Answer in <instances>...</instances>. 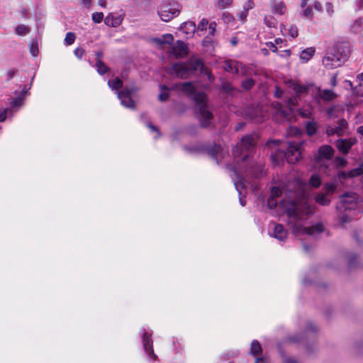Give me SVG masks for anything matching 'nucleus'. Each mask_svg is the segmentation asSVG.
<instances>
[{
	"instance_id": "79ce46f5",
	"label": "nucleus",
	"mask_w": 363,
	"mask_h": 363,
	"mask_svg": "<svg viewBox=\"0 0 363 363\" xmlns=\"http://www.w3.org/2000/svg\"><path fill=\"white\" fill-rule=\"evenodd\" d=\"M23 99H24L23 96H18L13 99L11 102V108L15 109L16 108L21 107L23 104Z\"/></svg>"
},
{
	"instance_id": "13d9d810",
	"label": "nucleus",
	"mask_w": 363,
	"mask_h": 363,
	"mask_svg": "<svg viewBox=\"0 0 363 363\" xmlns=\"http://www.w3.org/2000/svg\"><path fill=\"white\" fill-rule=\"evenodd\" d=\"M8 109H0V122H3L6 119Z\"/></svg>"
},
{
	"instance_id": "393cba45",
	"label": "nucleus",
	"mask_w": 363,
	"mask_h": 363,
	"mask_svg": "<svg viewBox=\"0 0 363 363\" xmlns=\"http://www.w3.org/2000/svg\"><path fill=\"white\" fill-rule=\"evenodd\" d=\"M152 41L155 43L157 45L162 47L166 44H172V42L174 41V36L170 33H166L160 38H153Z\"/></svg>"
},
{
	"instance_id": "b1692460",
	"label": "nucleus",
	"mask_w": 363,
	"mask_h": 363,
	"mask_svg": "<svg viewBox=\"0 0 363 363\" xmlns=\"http://www.w3.org/2000/svg\"><path fill=\"white\" fill-rule=\"evenodd\" d=\"M174 89L189 95L194 94V96L196 94L195 93V87L191 82H184L176 84L174 86Z\"/></svg>"
},
{
	"instance_id": "f03ea898",
	"label": "nucleus",
	"mask_w": 363,
	"mask_h": 363,
	"mask_svg": "<svg viewBox=\"0 0 363 363\" xmlns=\"http://www.w3.org/2000/svg\"><path fill=\"white\" fill-rule=\"evenodd\" d=\"M183 149L189 154L207 155L218 164L228 156V149L220 143L213 142L197 141L194 144L184 145Z\"/></svg>"
},
{
	"instance_id": "473e14b6",
	"label": "nucleus",
	"mask_w": 363,
	"mask_h": 363,
	"mask_svg": "<svg viewBox=\"0 0 363 363\" xmlns=\"http://www.w3.org/2000/svg\"><path fill=\"white\" fill-rule=\"evenodd\" d=\"M333 164H335L334 172L331 174V176L335 175L337 173V169L339 167H343L346 165L347 162L345 159L341 157H336L335 160H333Z\"/></svg>"
},
{
	"instance_id": "dca6fc26",
	"label": "nucleus",
	"mask_w": 363,
	"mask_h": 363,
	"mask_svg": "<svg viewBox=\"0 0 363 363\" xmlns=\"http://www.w3.org/2000/svg\"><path fill=\"white\" fill-rule=\"evenodd\" d=\"M124 15H116L113 13H109L104 18V23L106 26L112 28L118 27L123 21Z\"/></svg>"
},
{
	"instance_id": "f3484780",
	"label": "nucleus",
	"mask_w": 363,
	"mask_h": 363,
	"mask_svg": "<svg viewBox=\"0 0 363 363\" xmlns=\"http://www.w3.org/2000/svg\"><path fill=\"white\" fill-rule=\"evenodd\" d=\"M172 53L177 57H185L188 55L187 45L182 40H177L172 47Z\"/></svg>"
},
{
	"instance_id": "e2e57ef3",
	"label": "nucleus",
	"mask_w": 363,
	"mask_h": 363,
	"mask_svg": "<svg viewBox=\"0 0 363 363\" xmlns=\"http://www.w3.org/2000/svg\"><path fill=\"white\" fill-rule=\"evenodd\" d=\"M302 283L304 286H310L313 284V281L311 279L308 277V275H305L304 278L302 279Z\"/></svg>"
},
{
	"instance_id": "9d476101",
	"label": "nucleus",
	"mask_w": 363,
	"mask_h": 363,
	"mask_svg": "<svg viewBox=\"0 0 363 363\" xmlns=\"http://www.w3.org/2000/svg\"><path fill=\"white\" fill-rule=\"evenodd\" d=\"M223 69L226 72L235 74L240 73L242 75H245L247 73L246 68L242 63L231 60H225L224 62Z\"/></svg>"
},
{
	"instance_id": "4be33fe9",
	"label": "nucleus",
	"mask_w": 363,
	"mask_h": 363,
	"mask_svg": "<svg viewBox=\"0 0 363 363\" xmlns=\"http://www.w3.org/2000/svg\"><path fill=\"white\" fill-rule=\"evenodd\" d=\"M196 24L193 21H186L183 23L180 27L179 30L184 33L186 38H189L194 35L196 31Z\"/></svg>"
},
{
	"instance_id": "bf43d9fd",
	"label": "nucleus",
	"mask_w": 363,
	"mask_h": 363,
	"mask_svg": "<svg viewBox=\"0 0 363 363\" xmlns=\"http://www.w3.org/2000/svg\"><path fill=\"white\" fill-rule=\"evenodd\" d=\"M339 220L342 224H344L349 221L350 217L346 214H341L339 216Z\"/></svg>"
},
{
	"instance_id": "bb28decb",
	"label": "nucleus",
	"mask_w": 363,
	"mask_h": 363,
	"mask_svg": "<svg viewBox=\"0 0 363 363\" xmlns=\"http://www.w3.org/2000/svg\"><path fill=\"white\" fill-rule=\"evenodd\" d=\"M318 96L320 99H322L324 101H333L337 97V94L333 91L332 90L329 89H323L321 90L320 88H318Z\"/></svg>"
},
{
	"instance_id": "6e6552de",
	"label": "nucleus",
	"mask_w": 363,
	"mask_h": 363,
	"mask_svg": "<svg viewBox=\"0 0 363 363\" xmlns=\"http://www.w3.org/2000/svg\"><path fill=\"white\" fill-rule=\"evenodd\" d=\"M357 196L355 194L345 193L340 198V201L336 206L339 211L354 209L356 207Z\"/></svg>"
},
{
	"instance_id": "a19ab883",
	"label": "nucleus",
	"mask_w": 363,
	"mask_h": 363,
	"mask_svg": "<svg viewBox=\"0 0 363 363\" xmlns=\"http://www.w3.org/2000/svg\"><path fill=\"white\" fill-rule=\"evenodd\" d=\"M76 39V35L72 32H68L65 38V44L67 45H70L74 43V40Z\"/></svg>"
},
{
	"instance_id": "69168bd1",
	"label": "nucleus",
	"mask_w": 363,
	"mask_h": 363,
	"mask_svg": "<svg viewBox=\"0 0 363 363\" xmlns=\"http://www.w3.org/2000/svg\"><path fill=\"white\" fill-rule=\"evenodd\" d=\"M266 45L267 46V48L271 50L273 52H277V46L275 45L274 43H273L272 42H268L266 43Z\"/></svg>"
},
{
	"instance_id": "5701e85b",
	"label": "nucleus",
	"mask_w": 363,
	"mask_h": 363,
	"mask_svg": "<svg viewBox=\"0 0 363 363\" xmlns=\"http://www.w3.org/2000/svg\"><path fill=\"white\" fill-rule=\"evenodd\" d=\"M324 230V226L320 223H315L311 227L303 228V232L304 233L312 236H316L323 233Z\"/></svg>"
},
{
	"instance_id": "2eb2a0df",
	"label": "nucleus",
	"mask_w": 363,
	"mask_h": 363,
	"mask_svg": "<svg viewBox=\"0 0 363 363\" xmlns=\"http://www.w3.org/2000/svg\"><path fill=\"white\" fill-rule=\"evenodd\" d=\"M284 83L288 87L292 89L297 96L306 93L311 86L310 84H301L292 79L285 80Z\"/></svg>"
},
{
	"instance_id": "a18cd8bd",
	"label": "nucleus",
	"mask_w": 363,
	"mask_h": 363,
	"mask_svg": "<svg viewBox=\"0 0 363 363\" xmlns=\"http://www.w3.org/2000/svg\"><path fill=\"white\" fill-rule=\"evenodd\" d=\"M284 28L285 30H288L289 31V34L290 35V36L291 38H296L298 36V28H297L296 26H291L289 28H286L284 26Z\"/></svg>"
},
{
	"instance_id": "e433bc0d",
	"label": "nucleus",
	"mask_w": 363,
	"mask_h": 363,
	"mask_svg": "<svg viewBox=\"0 0 363 363\" xmlns=\"http://www.w3.org/2000/svg\"><path fill=\"white\" fill-rule=\"evenodd\" d=\"M363 174V163L359 164L356 168H354L349 171L348 177L350 178L359 177Z\"/></svg>"
},
{
	"instance_id": "f704fd0d",
	"label": "nucleus",
	"mask_w": 363,
	"mask_h": 363,
	"mask_svg": "<svg viewBox=\"0 0 363 363\" xmlns=\"http://www.w3.org/2000/svg\"><path fill=\"white\" fill-rule=\"evenodd\" d=\"M323 189L325 191V194L330 196L335 193L337 189V183L336 182H327L324 184Z\"/></svg>"
},
{
	"instance_id": "de8ad7c7",
	"label": "nucleus",
	"mask_w": 363,
	"mask_h": 363,
	"mask_svg": "<svg viewBox=\"0 0 363 363\" xmlns=\"http://www.w3.org/2000/svg\"><path fill=\"white\" fill-rule=\"evenodd\" d=\"M264 23L268 27L272 28L275 26L276 20L271 16H266L264 17Z\"/></svg>"
},
{
	"instance_id": "72a5a7b5",
	"label": "nucleus",
	"mask_w": 363,
	"mask_h": 363,
	"mask_svg": "<svg viewBox=\"0 0 363 363\" xmlns=\"http://www.w3.org/2000/svg\"><path fill=\"white\" fill-rule=\"evenodd\" d=\"M30 31V28L24 24L18 25L15 28L16 34L20 36L26 35Z\"/></svg>"
},
{
	"instance_id": "3c124183",
	"label": "nucleus",
	"mask_w": 363,
	"mask_h": 363,
	"mask_svg": "<svg viewBox=\"0 0 363 363\" xmlns=\"http://www.w3.org/2000/svg\"><path fill=\"white\" fill-rule=\"evenodd\" d=\"M286 214L289 216V218H298V213L294 208H288L286 210Z\"/></svg>"
},
{
	"instance_id": "37998d69",
	"label": "nucleus",
	"mask_w": 363,
	"mask_h": 363,
	"mask_svg": "<svg viewBox=\"0 0 363 363\" xmlns=\"http://www.w3.org/2000/svg\"><path fill=\"white\" fill-rule=\"evenodd\" d=\"M104 13L102 12H94L91 15V19L95 23H100L104 19Z\"/></svg>"
},
{
	"instance_id": "cd10ccee",
	"label": "nucleus",
	"mask_w": 363,
	"mask_h": 363,
	"mask_svg": "<svg viewBox=\"0 0 363 363\" xmlns=\"http://www.w3.org/2000/svg\"><path fill=\"white\" fill-rule=\"evenodd\" d=\"M348 262V268L352 269L357 265V255L355 252H349L345 255Z\"/></svg>"
},
{
	"instance_id": "338daca9",
	"label": "nucleus",
	"mask_w": 363,
	"mask_h": 363,
	"mask_svg": "<svg viewBox=\"0 0 363 363\" xmlns=\"http://www.w3.org/2000/svg\"><path fill=\"white\" fill-rule=\"evenodd\" d=\"M337 74H335L332 76V77L330 79V84H331L332 86L335 87L337 86Z\"/></svg>"
},
{
	"instance_id": "5fc2aeb1",
	"label": "nucleus",
	"mask_w": 363,
	"mask_h": 363,
	"mask_svg": "<svg viewBox=\"0 0 363 363\" xmlns=\"http://www.w3.org/2000/svg\"><path fill=\"white\" fill-rule=\"evenodd\" d=\"M208 26V21L206 19L203 18L199 22V23L198 25V28L201 30H206Z\"/></svg>"
},
{
	"instance_id": "412c9836",
	"label": "nucleus",
	"mask_w": 363,
	"mask_h": 363,
	"mask_svg": "<svg viewBox=\"0 0 363 363\" xmlns=\"http://www.w3.org/2000/svg\"><path fill=\"white\" fill-rule=\"evenodd\" d=\"M172 70L176 76L179 78H186L189 73L188 66L184 63L174 64L172 67Z\"/></svg>"
},
{
	"instance_id": "c9c22d12",
	"label": "nucleus",
	"mask_w": 363,
	"mask_h": 363,
	"mask_svg": "<svg viewBox=\"0 0 363 363\" xmlns=\"http://www.w3.org/2000/svg\"><path fill=\"white\" fill-rule=\"evenodd\" d=\"M261 352H262V347H261L259 342L257 340H254L251 342L250 353L252 355L255 356V355H257L259 353H261Z\"/></svg>"
},
{
	"instance_id": "49530a36",
	"label": "nucleus",
	"mask_w": 363,
	"mask_h": 363,
	"mask_svg": "<svg viewBox=\"0 0 363 363\" xmlns=\"http://www.w3.org/2000/svg\"><path fill=\"white\" fill-rule=\"evenodd\" d=\"M255 85V81L252 79H247L242 82L243 89L248 90Z\"/></svg>"
},
{
	"instance_id": "a211bd4d",
	"label": "nucleus",
	"mask_w": 363,
	"mask_h": 363,
	"mask_svg": "<svg viewBox=\"0 0 363 363\" xmlns=\"http://www.w3.org/2000/svg\"><path fill=\"white\" fill-rule=\"evenodd\" d=\"M188 67L189 69H191L192 70H200L202 74L208 75V79L210 81L213 79V77L211 75L208 69L204 67L203 62L200 60L196 59L190 61Z\"/></svg>"
},
{
	"instance_id": "39448f33",
	"label": "nucleus",
	"mask_w": 363,
	"mask_h": 363,
	"mask_svg": "<svg viewBox=\"0 0 363 363\" xmlns=\"http://www.w3.org/2000/svg\"><path fill=\"white\" fill-rule=\"evenodd\" d=\"M182 10V5L177 1H164L157 10L158 15L162 21L168 22L177 17Z\"/></svg>"
},
{
	"instance_id": "680f3d73",
	"label": "nucleus",
	"mask_w": 363,
	"mask_h": 363,
	"mask_svg": "<svg viewBox=\"0 0 363 363\" xmlns=\"http://www.w3.org/2000/svg\"><path fill=\"white\" fill-rule=\"evenodd\" d=\"M325 9L329 15H332L334 13L333 6L331 3L328 2L325 4Z\"/></svg>"
},
{
	"instance_id": "aec40b11",
	"label": "nucleus",
	"mask_w": 363,
	"mask_h": 363,
	"mask_svg": "<svg viewBox=\"0 0 363 363\" xmlns=\"http://www.w3.org/2000/svg\"><path fill=\"white\" fill-rule=\"evenodd\" d=\"M347 126V122L345 121H341L338 124L329 126L326 130V133L328 135H341L344 134L343 130Z\"/></svg>"
},
{
	"instance_id": "774afa93",
	"label": "nucleus",
	"mask_w": 363,
	"mask_h": 363,
	"mask_svg": "<svg viewBox=\"0 0 363 363\" xmlns=\"http://www.w3.org/2000/svg\"><path fill=\"white\" fill-rule=\"evenodd\" d=\"M169 94L167 91H163L159 95V99L162 101H165L168 99Z\"/></svg>"
},
{
	"instance_id": "09e8293b",
	"label": "nucleus",
	"mask_w": 363,
	"mask_h": 363,
	"mask_svg": "<svg viewBox=\"0 0 363 363\" xmlns=\"http://www.w3.org/2000/svg\"><path fill=\"white\" fill-rule=\"evenodd\" d=\"M282 194L281 189L278 186H272L271 188V195L274 197H279Z\"/></svg>"
},
{
	"instance_id": "6ab92c4d",
	"label": "nucleus",
	"mask_w": 363,
	"mask_h": 363,
	"mask_svg": "<svg viewBox=\"0 0 363 363\" xmlns=\"http://www.w3.org/2000/svg\"><path fill=\"white\" fill-rule=\"evenodd\" d=\"M269 235L279 241H284L287 237V231L281 224L275 223L273 232L269 233Z\"/></svg>"
},
{
	"instance_id": "6e6d98bb",
	"label": "nucleus",
	"mask_w": 363,
	"mask_h": 363,
	"mask_svg": "<svg viewBox=\"0 0 363 363\" xmlns=\"http://www.w3.org/2000/svg\"><path fill=\"white\" fill-rule=\"evenodd\" d=\"M74 52L77 58L82 59L84 54V50L81 48H77L74 50Z\"/></svg>"
},
{
	"instance_id": "20e7f679",
	"label": "nucleus",
	"mask_w": 363,
	"mask_h": 363,
	"mask_svg": "<svg viewBox=\"0 0 363 363\" xmlns=\"http://www.w3.org/2000/svg\"><path fill=\"white\" fill-rule=\"evenodd\" d=\"M317 331V326L313 323L308 322L306 324V330L302 333L289 337V340L295 343L303 344L308 354H312L315 350L313 338Z\"/></svg>"
},
{
	"instance_id": "f257e3e1",
	"label": "nucleus",
	"mask_w": 363,
	"mask_h": 363,
	"mask_svg": "<svg viewBox=\"0 0 363 363\" xmlns=\"http://www.w3.org/2000/svg\"><path fill=\"white\" fill-rule=\"evenodd\" d=\"M255 138H240V140L233 147V155L235 166L230 167L233 171L235 178H233L235 189L239 194V202L242 206L246 205V180L241 174L245 173L255 178H259L262 175V167L259 165H251L248 159L254 152L255 147Z\"/></svg>"
},
{
	"instance_id": "864d4df0",
	"label": "nucleus",
	"mask_w": 363,
	"mask_h": 363,
	"mask_svg": "<svg viewBox=\"0 0 363 363\" xmlns=\"http://www.w3.org/2000/svg\"><path fill=\"white\" fill-rule=\"evenodd\" d=\"M332 177H334L335 178H337L339 179H345L348 177V173H345V172H340L338 169H337V173L335 175H333Z\"/></svg>"
},
{
	"instance_id": "f8f14e48",
	"label": "nucleus",
	"mask_w": 363,
	"mask_h": 363,
	"mask_svg": "<svg viewBox=\"0 0 363 363\" xmlns=\"http://www.w3.org/2000/svg\"><path fill=\"white\" fill-rule=\"evenodd\" d=\"M284 157L289 163L294 164L297 162L301 157L300 146H295L291 143L284 153Z\"/></svg>"
},
{
	"instance_id": "4468645a",
	"label": "nucleus",
	"mask_w": 363,
	"mask_h": 363,
	"mask_svg": "<svg viewBox=\"0 0 363 363\" xmlns=\"http://www.w3.org/2000/svg\"><path fill=\"white\" fill-rule=\"evenodd\" d=\"M356 143V138H339L336 142L337 150L342 154H347Z\"/></svg>"
},
{
	"instance_id": "7ed1b4c3",
	"label": "nucleus",
	"mask_w": 363,
	"mask_h": 363,
	"mask_svg": "<svg viewBox=\"0 0 363 363\" xmlns=\"http://www.w3.org/2000/svg\"><path fill=\"white\" fill-rule=\"evenodd\" d=\"M335 150L328 145L320 146L314 156L313 167L319 174L325 176H331L334 172L335 164H333Z\"/></svg>"
},
{
	"instance_id": "1a4fd4ad",
	"label": "nucleus",
	"mask_w": 363,
	"mask_h": 363,
	"mask_svg": "<svg viewBox=\"0 0 363 363\" xmlns=\"http://www.w3.org/2000/svg\"><path fill=\"white\" fill-rule=\"evenodd\" d=\"M331 49L334 51V55L338 57L343 62L349 57L350 47L348 42L337 43Z\"/></svg>"
},
{
	"instance_id": "9b49d317",
	"label": "nucleus",
	"mask_w": 363,
	"mask_h": 363,
	"mask_svg": "<svg viewBox=\"0 0 363 363\" xmlns=\"http://www.w3.org/2000/svg\"><path fill=\"white\" fill-rule=\"evenodd\" d=\"M323 64L328 69H334L341 66L343 63L342 60L334 55V51L331 49L323 58Z\"/></svg>"
},
{
	"instance_id": "7c9ffc66",
	"label": "nucleus",
	"mask_w": 363,
	"mask_h": 363,
	"mask_svg": "<svg viewBox=\"0 0 363 363\" xmlns=\"http://www.w3.org/2000/svg\"><path fill=\"white\" fill-rule=\"evenodd\" d=\"M315 201L321 206H328L330 203V199L328 195L323 193H318L315 197Z\"/></svg>"
},
{
	"instance_id": "052dcab7",
	"label": "nucleus",
	"mask_w": 363,
	"mask_h": 363,
	"mask_svg": "<svg viewBox=\"0 0 363 363\" xmlns=\"http://www.w3.org/2000/svg\"><path fill=\"white\" fill-rule=\"evenodd\" d=\"M255 4L252 0H248L244 6V10L248 12L250 9L254 7Z\"/></svg>"
},
{
	"instance_id": "4d7b16f0",
	"label": "nucleus",
	"mask_w": 363,
	"mask_h": 363,
	"mask_svg": "<svg viewBox=\"0 0 363 363\" xmlns=\"http://www.w3.org/2000/svg\"><path fill=\"white\" fill-rule=\"evenodd\" d=\"M30 52L31 55L33 57H36L38 55V46L36 45H35V44H32L30 46Z\"/></svg>"
},
{
	"instance_id": "a878e982",
	"label": "nucleus",
	"mask_w": 363,
	"mask_h": 363,
	"mask_svg": "<svg viewBox=\"0 0 363 363\" xmlns=\"http://www.w3.org/2000/svg\"><path fill=\"white\" fill-rule=\"evenodd\" d=\"M274 14L284 15L286 11V6L284 1L274 2L271 7Z\"/></svg>"
},
{
	"instance_id": "0e129e2a",
	"label": "nucleus",
	"mask_w": 363,
	"mask_h": 363,
	"mask_svg": "<svg viewBox=\"0 0 363 363\" xmlns=\"http://www.w3.org/2000/svg\"><path fill=\"white\" fill-rule=\"evenodd\" d=\"M291 55L290 50H285L279 53V56L283 58H287Z\"/></svg>"
},
{
	"instance_id": "2f4dec72",
	"label": "nucleus",
	"mask_w": 363,
	"mask_h": 363,
	"mask_svg": "<svg viewBox=\"0 0 363 363\" xmlns=\"http://www.w3.org/2000/svg\"><path fill=\"white\" fill-rule=\"evenodd\" d=\"M233 0H215L214 6L219 10H223L230 7L233 4Z\"/></svg>"
},
{
	"instance_id": "58836bf2",
	"label": "nucleus",
	"mask_w": 363,
	"mask_h": 363,
	"mask_svg": "<svg viewBox=\"0 0 363 363\" xmlns=\"http://www.w3.org/2000/svg\"><path fill=\"white\" fill-rule=\"evenodd\" d=\"M108 84L109 87L111 88L112 89H119V88L122 87L123 82L119 78L117 77L113 80H109L108 82Z\"/></svg>"
},
{
	"instance_id": "423d86ee",
	"label": "nucleus",
	"mask_w": 363,
	"mask_h": 363,
	"mask_svg": "<svg viewBox=\"0 0 363 363\" xmlns=\"http://www.w3.org/2000/svg\"><path fill=\"white\" fill-rule=\"evenodd\" d=\"M194 101L198 106L197 116L203 126H207L213 118L212 113L206 109V95L203 92H197Z\"/></svg>"
},
{
	"instance_id": "8fccbe9b",
	"label": "nucleus",
	"mask_w": 363,
	"mask_h": 363,
	"mask_svg": "<svg viewBox=\"0 0 363 363\" xmlns=\"http://www.w3.org/2000/svg\"><path fill=\"white\" fill-rule=\"evenodd\" d=\"M267 205L271 209L276 208L277 206V197L270 196L267 201Z\"/></svg>"
},
{
	"instance_id": "603ef678",
	"label": "nucleus",
	"mask_w": 363,
	"mask_h": 363,
	"mask_svg": "<svg viewBox=\"0 0 363 363\" xmlns=\"http://www.w3.org/2000/svg\"><path fill=\"white\" fill-rule=\"evenodd\" d=\"M238 354V351H229V352L223 354V355L222 356V358L225 359V360H228L233 357L237 356Z\"/></svg>"
},
{
	"instance_id": "4c0bfd02",
	"label": "nucleus",
	"mask_w": 363,
	"mask_h": 363,
	"mask_svg": "<svg viewBox=\"0 0 363 363\" xmlns=\"http://www.w3.org/2000/svg\"><path fill=\"white\" fill-rule=\"evenodd\" d=\"M309 184L314 188H318L321 184L320 176L318 174H312L309 179Z\"/></svg>"
},
{
	"instance_id": "0eeeda50",
	"label": "nucleus",
	"mask_w": 363,
	"mask_h": 363,
	"mask_svg": "<svg viewBox=\"0 0 363 363\" xmlns=\"http://www.w3.org/2000/svg\"><path fill=\"white\" fill-rule=\"evenodd\" d=\"M140 334L142 337L143 349L146 354L148 356L149 359L157 360V356L155 354L152 347V334H149L144 328L140 329Z\"/></svg>"
},
{
	"instance_id": "c756f323",
	"label": "nucleus",
	"mask_w": 363,
	"mask_h": 363,
	"mask_svg": "<svg viewBox=\"0 0 363 363\" xmlns=\"http://www.w3.org/2000/svg\"><path fill=\"white\" fill-rule=\"evenodd\" d=\"M101 54L97 53V61L96 62V67L97 68V72L100 74H104L108 71V67L101 60Z\"/></svg>"
},
{
	"instance_id": "ea45409f",
	"label": "nucleus",
	"mask_w": 363,
	"mask_h": 363,
	"mask_svg": "<svg viewBox=\"0 0 363 363\" xmlns=\"http://www.w3.org/2000/svg\"><path fill=\"white\" fill-rule=\"evenodd\" d=\"M318 125L315 122H308L306 124L307 133L309 135H314L316 133Z\"/></svg>"
},
{
	"instance_id": "c85d7f7f",
	"label": "nucleus",
	"mask_w": 363,
	"mask_h": 363,
	"mask_svg": "<svg viewBox=\"0 0 363 363\" xmlns=\"http://www.w3.org/2000/svg\"><path fill=\"white\" fill-rule=\"evenodd\" d=\"M315 49L308 48L303 50L300 54V59L303 62H307L314 55Z\"/></svg>"
},
{
	"instance_id": "c03bdc74",
	"label": "nucleus",
	"mask_w": 363,
	"mask_h": 363,
	"mask_svg": "<svg viewBox=\"0 0 363 363\" xmlns=\"http://www.w3.org/2000/svg\"><path fill=\"white\" fill-rule=\"evenodd\" d=\"M303 10L301 13V16L307 18H312L313 16V10L310 7H307L306 6L304 8H302Z\"/></svg>"
},
{
	"instance_id": "ddd939ff",
	"label": "nucleus",
	"mask_w": 363,
	"mask_h": 363,
	"mask_svg": "<svg viewBox=\"0 0 363 363\" xmlns=\"http://www.w3.org/2000/svg\"><path fill=\"white\" fill-rule=\"evenodd\" d=\"M137 89H125L123 91H118V97L121 100V104L126 107L133 108H134L135 103L130 98V95L135 92Z\"/></svg>"
}]
</instances>
